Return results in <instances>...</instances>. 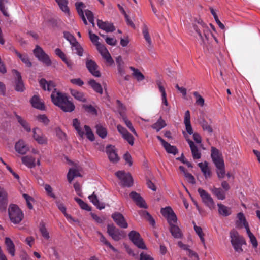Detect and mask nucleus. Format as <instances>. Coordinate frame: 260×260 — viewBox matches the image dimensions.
I'll return each instance as SVG.
<instances>
[{
    "label": "nucleus",
    "mask_w": 260,
    "mask_h": 260,
    "mask_svg": "<svg viewBox=\"0 0 260 260\" xmlns=\"http://www.w3.org/2000/svg\"><path fill=\"white\" fill-rule=\"evenodd\" d=\"M40 231L42 234V236L46 239H49L50 238V236L49 232L45 226V225L43 223H42L40 224Z\"/></svg>",
    "instance_id": "50"
},
{
    "label": "nucleus",
    "mask_w": 260,
    "mask_h": 260,
    "mask_svg": "<svg viewBox=\"0 0 260 260\" xmlns=\"http://www.w3.org/2000/svg\"><path fill=\"white\" fill-rule=\"evenodd\" d=\"M246 232H247V235L250 240V242L252 244V246L255 248L257 247L258 244H257L256 239L255 237V236H254V235L250 232L249 229H247V230H246Z\"/></svg>",
    "instance_id": "52"
},
{
    "label": "nucleus",
    "mask_w": 260,
    "mask_h": 260,
    "mask_svg": "<svg viewBox=\"0 0 260 260\" xmlns=\"http://www.w3.org/2000/svg\"><path fill=\"white\" fill-rule=\"evenodd\" d=\"M194 231H195L196 233H197V234L200 237L202 243L204 245V246L205 247L206 245H205V239L204 238V234L203 232L202 229L201 227L198 226L196 225V224H194Z\"/></svg>",
    "instance_id": "47"
},
{
    "label": "nucleus",
    "mask_w": 260,
    "mask_h": 260,
    "mask_svg": "<svg viewBox=\"0 0 260 260\" xmlns=\"http://www.w3.org/2000/svg\"><path fill=\"white\" fill-rule=\"evenodd\" d=\"M30 103L32 106L36 109L44 110L45 106L44 104L41 101L38 95H34L30 100Z\"/></svg>",
    "instance_id": "25"
},
{
    "label": "nucleus",
    "mask_w": 260,
    "mask_h": 260,
    "mask_svg": "<svg viewBox=\"0 0 260 260\" xmlns=\"http://www.w3.org/2000/svg\"><path fill=\"white\" fill-rule=\"evenodd\" d=\"M201 126L204 130L207 131L209 133H211L213 132L211 126L205 120L201 122Z\"/></svg>",
    "instance_id": "63"
},
{
    "label": "nucleus",
    "mask_w": 260,
    "mask_h": 260,
    "mask_svg": "<svg viewBox=\"0 0 260 260\" xmlns=\"http://www.w3.org/2000/svg\"><path fill=\"white\" fill-rule=\"evenodd\" d=\"M86 66L92 75L96 77L101 76V73L98 70V66L93 60L87 58L86 60Z\"/></svg>",
    "instance_id": "12"
},
{
    "label": "nucleus",
    "mask_w": 260,
    "mask_h": 260,
    "mask_svg": "<svg viewBox=\"0 0 260 260\" xmlns=\"http://www.w3.org/2000/svg\"><path fill=\"white\" fill-rule=\"evenodd\" d=\"M21 160L23 164L30 168L35 167V158L31 156L27 155L21 157Z\"/></svg>",
    "instance_id": "29"
},
{
    "label": "nucleus",
    "mask_w": 260,
    "mask_h": 260,
    "mask_svg": "<svg viewBox=\"0 0 260 260\" xmlns=\"http://www.w3.org/2000/svg\"><path fill=\"white\" fill-rule=\"evenodd\" d=\"M166 125L165 121L160 117L157 121L153 124L151 127L152 128L156 129L157 131H159Z\"/></svg>",
    "instance_id": "42"
},
{
    "label": "nucleus",
    "mask_w": 260,
    "mask_h": 260,
    "mask_svg": "<svg viewBox=\"0 0 260 260\" xmlns=\"http://www.w3.org/2000/svg\"><path fill=\"white\" fill-rule=\"evenodd\" d=\"M40 84L44 90H47L49 91H53L51 95L52 101L54 105L59 107L62 103V99H64L66 95L57 91L55 88L54 83L52 81L48 82L43 78L40 80Z\"/></svg>",
    "instance_id": "1"
},
{
    "label": "nucleus",
    "mask_w": 260,
    "mask_h": 260,
    "mask_svg": "<svg viewBox=\"0 0 260 260\" xmlns=\"http://www.w3.org/2000/svg\"><path fill=\"white\" fill-rule=\"evenodd\" d=\"M15 116L18 122L26 131L30 132L31 131L30 127L26 120L22 118L20 116L17 115L16 114H15Z\"/></svg>",
    "instance_id": "41"
},
{
    "label": "nucleus",
    "mask_w": 260,
    "mask_h": 260,
    "mask_svg": "<svg viewBox=\"0 0 260 260\" xmlns=\"http://www.w3.org/2000/svg\"><path fill=\"white\" fill-rule=\"evenodd\" d=\"M198 192L202 198V202L206 206L211 210L215 208V203L210 194L201 188H198Z\"/></svg>",
    "instance_id": "6"
},
{
    "label": "nucleus",
    "mask_w": 260,
    "mask_h": 260,
    "mask_svg": "<svg viewBox=\"0 0 260 260\" xmlns=\"http://www.w3.org/2000/svg\"><path fill=\"white\" fill-rule=\"evenodd\" d=\"M193 95L196 98V103L203 107L204 105V99L201 96L198 92H194Z\"/></svg>",
    "instance_id": "56"
},
{
    "label": "nucleus",
    "mask_w": 260,
    "mask_h": 260,
    "mask_svg": "<svg viewBox=\"0 0 260 260\" xmlns=\"http://www.w3.org/2000/svg\"><path fill=\"white\" fill-rule=\"evenodd\" d=\"M221 157L222 156L219 150L216 148L212 147L211 148V157L212 160H214Z\"/></svg>",
    "instance_id": "55"
},
{
    "label": "nucleus",
    "mask_w": 260,
    "mask_h": 260,
    "mask_svg": "<svg viewBox=\"0 0 260 260\" xmlns=\"http://www.w3.org/2000/svg\"><path fill=\"white\" fill-rule=\"evenodd\" d=\"M217 206L218 207V211L219 215L226 217L231 214L232 211L231 208L221 203H218Z\"/></svg>",
    "instance_id": "28"
},
{
    "label": "nucleus",
    "mask_w": 260,
    "mask_h": 260,
    "mask_svg": "<svg viewBox=\"0 0 260 260\" xmlns=\"http://www.w3.org/2000/svg\"><path fill=\"white\" fill-rule=\"evenodd\" d=\"M107 233L115 241H119L121 239V233L118 229L113 224L107 225Z\"/></svg>",
    "instance_id": "16"
},
{
    "label": "nucleus",
    "mask_w": 260,
    "mask_h": 260,
    "mask_svg": "<svg viewBox=\"0 0 260 260\" xmlns=\"http://www.w3.org/2000/svg\"><path fill=\"white\" fill-rule=\"evenodd\" d=\"M210 190L218 199L223 200L225 199V191L221 188L213 187L212 188H210Z\"/></svg>",
    "instance_id": "30"
},
{
    "label": "nucleus",
    "mask_w": 260,
    "mask_h": 260,
    "mask_svg": "<svg viewBox=\"0 0 260 260\" xmlns=\"http://www.w3.org/2000/svg\"><path fill=\"white\" fill-rule=\"evenodd\" d=\"M97 25L99 28L103 29L107 32H113L115 30L112 23L108 21L104 22L101 20H97Z\"/></svg>",
    "instance_id": "21"
},
{
    "label": "nucleus",
    "mask_w": 260,
    "mask_h": 260,
    "mask_svg": "<svg viewBox=\"0 0 260 260\" xmlns=\"http://www.w3.org/2000/svg\"><path fill=\"white\" fill-rule=\"evenodd\" d=\"M76 9L79 15L84 14L83 10L86 8L85 5L82 2H77L75 3Z\"/></svg>",
    "instance_id": "51"
},
{
    "label": "nucleus",
    "mask_w": 260,
    "mask_h": 260,
    "mask_svg": "<svg viewBox=\"0 0 260 260\" xmlns=\"http://www.w3.org/2000/svg\"><path fill=\"white\" fill-rule=\"evenodd\" d=\"M71 94L77 100L85 102L86 100L83 93L76 90H71Z\"/></svg>",
    "instance_id": "40"
},
{
    "label": "nucleus",
    "mask_w": 260,
    "mask_h": 260,
    "mask_svg": "<svg viewBox=\"0 0 260 260\" xmlns=\"http://www.w3.org/2000/svg\"><path fill=\"white\" fill-rule=\"evenodd\" d=\"M167 219L170 226L175 225L177 220V216L174 212H172V214L169 215Z\"/></svg>",
    "instance_id": "54"
},
{
    "label": "nucleus",
    "mask_w": 260,
    "mask_h": 260,
    "mask_svg": "<svg viewBox=\"0 0 260 260\" xmlns=\"http://www.w3.org/2000/svg\"><path fill=\"white\" fill-rule=\"evenodd\" d=\"M8 193L6 190L0 187V210L5 211L8 203Z\"/></svg>",
    "instance_id": "17"
},
{
    "label": "nucleus",
    "mask_w": 260,
    "mask_h": 260,
    "mask_svg": "<svg viewBox=\"0 0 260 260\" xmlns=\"http://www.w3.org/2000/svg\"><path fill=\"white\" fill-rule=\"evenodd\" d=\"M106 152L109 160L113 163L117 162L119 158L117 154L116 149L114 146L109 145L106 148Z\"/></svg>",
    "instance_id": "10"
},
{
    "label": "nucleus",
    "mask_w": 260,
    "mask_h": 260,
    "mask_svg": "<svg viewBox=\"0 0 260 260\" xmlns=\"http://www.w3.org/2000/svg\"><path fill=\"white\" fill-rule=\"evenodd\" d=\"M5 244L7 246V249L8 252L12 256L15 255V246L11 240V239L8 237L5 238Z\"/></svg>",
    "instance_id": "34"
},
{
    "label": "nucleus",
    "mask_w": 260,
    "mask_h": 260,
    "mask_svg": "<svg viewBox=\"0 0 260 260\" xmlns=\"http://www.w3.org/2000/svg\"><path fill=\"white\" fill-rule=\"evenodd\" d=\"M167 152L176 154L177 152V149L175 146L171 145L169 143L167 142L163 145Z\"/></svg>",
    "instance_id": "49"
},
{
    "label": "nucleus",
    "mask_w": 260,
    "mask_h": 260,
    "mask_svg": "<svg viewBox=\"0 0 260 260\" xmlns=\"http://www.w3.org/2000/svg\"><path fill=\"white\" fill-rule=\"evenodd\" d=\"M62 100V103H61L59 108L66 112H71L73 111L75 108L74 104L68 100L67 96L64 100Z\"/></svg>",
    "instance_id": "22"
},
{
    "label": "nucleus",
    "mask_w": 260,
    "mask_h": 260,
    "mask_svg": "<svg viewBox=\"0 0 260 260\" xmlns=\"http://www.w3.org/2000/svg\"><path fill=\"white\" fill-rule=\"evenodd\" d=\"M115 175L121 180L122 186L127 187L132 186L133 180L129 173H126L123 171H119L115 173Z\"/></svg>",
    "instance_id": "8"
},
{
    "label": "nucleus",
    "mask_w": 260,
    "mask_h": 260,
    "mask_svg": "<svg viewBox=\"0 0 260 260\" xmlns=\"http://www.w3.org/2000/svg\"><path fill=\"white\" fill-rule=\"evenodd\" d=\"M89 36L90 40L93 44H94V45L96 46H98V44H101L99 42V37L96 35L92 33V31L90 30H89Z\"/></svg>",
    "instance_id": "57"
},
{
    "label": "nucleus",
    "mask_w": 260,
    "mask_h": 260,
    "mask_svg": "<svg viewBox=\"0 0 260 260\" xmlns=\"http://www.w3.org/2000/svg\"><path fill=\"white\" fill-rule=\"evenodd\" d=\"M72 45V47L76 50V53L80 56H82L83 50L78 42L76 41L75 44H73Z\"/></svg>",
    "instance_id": "58"
},
{
    "label": "nucleus",
    "mask_w": 260,
    "mask_h": 260,
    "mask_svg": "<svg viewBox=\"0 0 260 260\" xmlns=\"http://www.w3.org/2000/svg\"><path fill=\"white\" fill-rule=\"evenodd\" d=\"M96 133L102 138H105L107 134L106 129L100 124L96 126Z\"/></svg>",
    "instance_id": "45"
},
{
    "label": "nucleus",
    "mask_w": 260,
    "mask_h": 260,
    "mask_svg": "<svg viewBox=\"0 0 260 260\" xmlns=\"http://www.w3.org/2000/svg\"><path fill=\"white\" fill-rule=\"evenodd\" d=\"M183 133L184 134V136L186 141L188 142V144L190 146L191 153H192V157H193V159H200L201 156V153L199 151L198 147L194 144V143L193 142V141H192L188 138V136L186 135V134L184 132H183Z\"/></svg>",
    "instance_id": "14"
},
{
    "label": "nucleus",
    "mask_w": 260,
    "mask_h": 260,
    "mask_svg": "<svg viewBox=\"0 0 260 260\" xmlns=\"http://www.w3.org/2000/svg\"><path fill=\"white\" fill-rule=\"evenodd\" d=\"M12 72L15 75V78L17 80L16 83V90L18 91H23L24 89V85L21 80L20 73L16 70H13Z\"/></svg>",
    "instance_id": "23"
},
{
    "label": "nucleus",
    "mask_w": 260,
    "mask_h": 260,
    "mask_svg": "<svg viewBox=\"0 0 260 260\" xmlns=\"http://www.w3.org/2000/svg\"><path fill=\"white\" fill-rule=\"evenodd\" d=\"M139 214L147 220L152 226H154L155 225V221L154 218L147 211L142 210L139 212Z\"/></svg>",
    "instance_id": "38"
},
{
    "label": "nucleus",
    "mask_w": 260,
    "mask_h": 260,
    "mask_svg": "<svg viewBox=\"0 0 260 260\" xmlns=\"http://www.w3.org/2000/svg\"><path fill=\"white\" fill-rule=\"evenodd\" d=\"M81 170V167L77 164H75L74 167L70 168L67 174V179L68 181L71 183L75 177H81L80 172Z\"/></svg>",
    "instance_id": "13"
},
{
    "label": "nucleus",
    "mask_w": 260,
    "mask_h": 260,
    "mask_svg": "<svg viewBox=\"0 0 260 260\" xmlns=\"http://www.w3.org/2000/svg\"><path fill=\"white\" fill-rule=\"evenodd\" d=\"M230 238L231 244L235 250L238 253L242 252L243 249L241 246L246 244V241L243 237L240 236L236 231L233 230L230 232Z\"/></svg>",
    "instance_id": "2"
},
{
    "label": "nucleus",
    "mask_w": 260,
    "mask_h": 260,
    "mask_svg": "<svg viewBox=\"0 0 260 260\" xmlns=\"http://www.w3.org/2000/svg\"><path fill=\"white\" fill-rule=\"evenodd\" d=\"M80 123L78 121L77 118L74 119L73 120V126L75 128V129L77 131L78 135L81 137H83L84 136V133L83 131L81 130V127L80 126Z\"/></svg>",
    "instance_id": "46"
},
{
    "label": "nucleus",
    "mask_w": 260,
    "mask_h": 260,
    "mask_svg": "<svg viewBox=\"0 0 260 260\" xmlns=\"http://www.w3.org/2000/svg\"><path fill=\"white\" fill-rule=\"evenodd\" d=\"M194 29L198 34L199 39L201 40L203 44H205L206 40H208V37L211 34V31L207 26L201 22H198V25L194 26Z\"/></svg>",
    "instance_id": "4"
},
{
    "label": "nucleus",
    "mask_w": 260,
    "mask_h": 260,
    "mask_svg": "<svg viewBox=\"0 0 260 260\" xmlns=\"http://www.w3.org/2000/svg\"><path fill=\"white\" fill-rule=\"evenodd\" d=\"M134 202L140 208H147V206L145 201L140 194L135 191H132L129 194Z\"/></svg>",
    "instance_id": "18"
},
{
    "label": "nucleus",
    "mask_w": 260,
    "mask_h": 260,
    "mask_svg": "<svg viewBox=\"0 0 260 260\" xmlns=\"http://www.w3.org/2000/svg\"><path fill=\"white\" fill-rule=\"evenodd\" d=\"M198 166L201 168L206 178L211 177V171L206 161L199 163Z\"/></svg>",
    "instance_id": "31"
},
{
    "label": "nucleus",
    "mask_w": 260,
    "mask_h": 260,
    "mask_svg": "<svg viewBox=\"0 0 260 260\" xmlns=\"http://www.w3.org/2000/svg\"><path fill=\"white\" fill-rule=\"evenodd\" d=\"M112 218L117 225L122 228H127L128 224L124 216L119 212H115L112 214Z\"/></svg>",
    "instance_id": "15"
},
{
    "label": "nucleus",
    "mask_w": 260,
    "mask_h": 260,
    "mask_svg": "<svg viewBox=\"0 0 260 260\" xmlns=\"http://www.w3.org/2000/svg\"><path fill=\"white\" fill-rule=\"evenodd\" d=\"M84 128L86 131V135L87 138L90 141H93L94 140V134L91 131L90 128L87 125H85Z\"/></svg>",
    "instance_id": "59"
},
{
    "label": "nucleus",
    "mask_w": 260,
    "mask_h": 260,
    "mask_svg": "<svg viewBox=\"0 0 260 260\" xmlns=\"http://www.w3.org/2000/svg\"><path fill=\"white\" fill-rule=\"evenodd\" d=\"M184 123L185 125V128L187 132L190 135L192 134L193 132L190 124V112L188 110H187L185 112Z\"/></svg>",
    "instance_id": "27"
},
{
    "label": "nucleus",
    "mask_w": 260,
    "mask_h": 260,
    "mask_svg": "<svg viewBox=\"0 0 260 260\" xmlns=\"http://www.w3.org/2000/svg\"><path fill=\"white\" fill-rule=\"evenodd\" d=\"M64 37L70 42L71 45L77 41L75 38L69 32H64Z\"/></svg>",
    "instance_id": "60"
},
{
    "label": "nucleus",
    "mask_w": 260,
    "mask_h": 260,
    "mask_svg": "<svg viewBox=\"0 0 260 260\" xmlns=\"http://www.w3.org/2000/svg\"><path fill=\"white\" fill-rule=\"evenodd\" d=\"M88 84L96 92L102 94L103 93V89L100 84L97 83L94 80L91 79L88 81Z\"/></svg>",
    "instance_id": "37"
},
{
    "label": "nucleus",
    "mask_w": 260,
    "mask_h": 260,
    "mask_svg": "<svg viewBox=\"0 0 260 260\" xmlns=\"http://www.w3.org/2000/svg\"><path fill=\"white\" fill-rule=\"evenodd\" d=\"M74 200L78 203L82 209L87 211L90 210V208L88 206V205L81 199L76 197L74 198Z\"/></svg>",
    "instance_id": "53"
},
{
    "label": "nucleus",
    "mask_w": 260,
    "mask_h": 260,
    "mask_svg": "<svg viewBox=\"0 0 260 260\" xmlns=\"http://www.w3.org/2000/svg\"><path fill=\"white\" fill-rule=\"evenodd\" d=\"M33 138L40 144H46L47 143V138L38 128L33 129Z\"/></svg>",
    "instance_id": "19"
},
{
    "label": "nucleus",
    "mask_w": 260,
    "mask_h": 260,
    "mask_svg": "<svg viewBox=\"0 0 260 260\" xmlns=\"http://www.w3.org/2000/svg\"><path fill=\"white\" fill-rule=\"evenodd\" d=\"M8 214L12 222L18 224L23 219V214L21 209L15 204H10L8 208Z\"/></svg>",
    "instance_id": "3"
},
{
    "label": "nucleus",
    "mask_w": 260,
    "mask_h": 260,
    "mask_svg": "<svg viewBox=\"0 0 260 260\" xmlns=\"http://www.w3.org/2000/svg\"><path fill=\"white\" fill-rule=\"evenodd\" d=\"M142 34L146 41L148 44V46L152 47V41L149 32V29L146 24H144L142 26Z\"/></svg>",
    "instance_id": "32"
},
{
    "label": "nucleus",
    "mask_w": 260,
    "mask_h": 260,
    "mask_svg": "<svg viewBox=\"0 0 260 260\" xmlns=\"http://www.w3.org/2000/svg\"><path fill=\"white\" fill-rule=\"evenodd\" d=\"M8 5V0H0V10L5 16H9V14L7 11Z\"/></svg>",
    "instance_id": "44"
},
{
    "label": "nucleus",
    "mask_w": 260,
    "mask_h": 260,
    "mask_svg": "<svg viewBox=\"0 0 260 260\" xmlns=\"http://www.w3.org/2000/svg\"><path fill=\"white\" fill-rule=\"evenodd\" d=\"M115 175L121 180L122 186L127 187L132 186L133 180L129 173H126L123 171H119L115 173Z\"/></svg>",
    "instance_id": "7"
},
{
    "label": "nucleus",
    "mask_w": 260,
    "mask_h": 260,
    "mask_svg": "<svg viewBox=\"0 0 260 260\" xmlns=\"http://www.w3.org/2000/svg\"><path fill=\"white\" fill-rule=\"evenodd\" d=\"M170 232L172 236L175 238H180L182 236L180 229L177 225H173L170 226Z\"/></svg>",
    "instance_id": "39"
},
{
    "label": "nucleus",
    "mask_w": 260,
    "mask_h": 260,
    "mask_svg": "<svg viewBox=\"0 0 260 260\" xmlns=\"http://www.w3.org/2000/svg\"><path fill=\"white\" fill-rule=\"evenodd\" d=\"M14 52L15 53L17 56L21 60L26 64L27 67H31L32 64L31 62L29 61L28 58V56L26 54H21L19 52H18L16 49H13Z\"/></svg>",
    "instance_id": "33"
},
{
    "label": "nucleus",
    "mask_w": 260,
    "mask_h": 260,
    "mask_svg": "<svg viewBox=\"0 0 260 260\" xmlns=\"http://www.w3.org/2000/svg\"><path fill=\"white\" fill-rule=\"evenodd\" d=\"M98 234L99 236H100V241L107 246H108L111 249H112L114 252H117V250L115 249L105 238V237L103 235V234L98 232Z\"/></svg>",
    "instance_id": "48"
},
{
    "label": "nucleus",
    "mask_w": 260,
    "mask_h": 260,
    "mask_svg": "<svg viewBox=\"0 0 260 260\" xmlns=\"http://www.w3.org/2000/svg\"><path fill=\"white\" fill-rule=\"evenodd\" d=\"M117 128L118 131L122 135V138L132 146L134 143L133 136L125 128L120 125H118Z\"/></svg>",
    "instance_id": "20"
},
{
    "label": "nucleus",
    "mask_w": 260,
    "mask_h": 260,
    "mask_svg": "<svg viewBox=\"0 0 260 260\" xmlns=\"http://www.w3.org/2000/svg\"><path fill=\"white\" fill-rule=\"evenodd\" d=\"M130 69L133 71V75L137 81H141L144 79V76L138 69H135L133 67H131Z\"/></svg>",
    "instance_id": "43"
},
{
    "label": "nucleus",
    "mask_w": 260,
    "mask_h": 260,
    "mask_svg": "<svg viewBox=\"0 0 260 260\" xmlns=\"http://www.w3.org/2000/svg\"><path fill=\"white\" fill-rule=\"evenodd\" d=\"M128 236L131 240L137 247L142 249L146 248V246L143 242V239L138 232L135 231H132L129 233Z\"/></svg>",
    "instance_id": "9"
},
{
    "label": "nucleus",
    "mask_w": 260,
    "mask_h": 260,
    "mask_svg": "<svg viewBox=\"0 0 260 260\" xmlns=\"http://www.w3.org/2000/svg\"><path fill=\"white\" fill-rule=\"evenodd\" d=\"M15 150L19 154L23 155L29 150V148L23 140H19L15 146Z\"/></svg>",
    "instance_id": "24"
},
{
    "label": "nucleus",
    "mask_w": 260,
    "mask_h": 260,
    "mask_svg": "<svg viewBox=\"0 0 260 260\" xmlns=\"http://www.w3.org/2000/svg\"><path fill=\"white\" fill-rule=\"evenodd\" d=\"M33 53L36 58L44 64L49 66L51 64L50 59L47 54L45 53L43 49L39 45H36L33 50Z\"/></svg>",
    "instance_id": "5"
},
{
    "label": "nucleus",
    "mask_w": 260,
    "mask_h": 260,
    "mask_svg": "<svg viewBox=\"0 0 260 260\" xmlns=\"http://www.w3.org/2000/svg\"><path fill=\"white\" fill-rule=\"evenodd\" d=\"M57 3L60 9L67 14H69L70 10L68 6V0H55Z\"/></svg>",
    "instance_id": "36"
},
{
    "label": "nucleus",
    "mask_w": 260,
    "mask_h": 260,
    "mask_svg": "<svg viewBox=\"0 0 260 260\" xmlns=\"http://www.w3.org/2000/svg\"><path fill=\"white\" fill-rule=\"evenodd\" d=\"M238 220L236 221V225L237 227L242 228L244 226L246 230L249 229L248 224L246 220V218L243 213L240 212L237 214Z\"/></svg>",
    "instance_id": "26"
},
{
    "label": "nucleus",
    "mask_w": 260,
    "mask_h": 260,
    "mask_svg": "<svg viewBox=\"0 0 260 260\" xmlns=\"http://www.w3.org/2000/svg\"><path fill=\"white\" fill-rule=\"evenodd\" d=\"M172 212H173V211L170 207H167L165 208H162L161 210V213L164 216H165L166 218H167L169 216V215L172 214Z\"/></svg>",
    "instance_id": "62"
},
{
    "label": "nucleus",
    "mask_w": 260,
    "mask_h": 260,
    "mask_svg": "<svg viewBox=\"0 0 260 260\" xmlns=\"http://www.w3.org/2000/svg\"><path fill=\"white\" fill-rule=\"evenodd\" d=\"M117 103L118 104V107H119V113L120 114V116H121L123 121L124 122L125 125L127 126V127L136 135H137V133L134 128V127L132 125V123L131 121L127 118V117L125 116V115L124 114V111L125 110V107L119 101H117Z\"/></svg>",
    "instance_id": "11"
},
{
    "label": "nucleus",
    "mask_w": 260,
    "mask_h": 260,
    "mask_svg": "<svg viewBox=\"0 0 260 260\" xmlns=\"http://www.w3.org/2000/svg\"><path fill=\"white\" fill-rule=\"evenodd\" d=\"M103 57L110 64H112L114 61L108 51L101 54Z\"/></svg>",
    "instance_id": "64"
},
{
    "label": "nucleus",
    "mask_w": 260,
    "mask_h": 260,
    "mask_svg": "<svg viewBox=\"0 0 260 260\" xmlns=\"http://www.w3.org/2000/svg\"><path fill=\"white\" fill-rule=\"evenodd\" d=\"M90 201L99 209L101 210L105 208L104 203H101L99 202L97 196L94 194V192L92 194L88 197Z\"/></svg>",
    "instance_id": "35"
},
{
    "label": "nucleus",
    "mask_w": 260,
    "mask_h": 260,
    "mask_svg": "<svg viewBox=\"0 0 260 260\" xmlns=\"http://www.w3.org/2000/svg\"><path fill=\"white\" fill-rule=\"evenodd\" d=\"M37 119L39 122L43 123L45 125H47L49 122V120L45 115H38Z\"/></svg>",
    "instance_id": "61"
}]
</instances>
